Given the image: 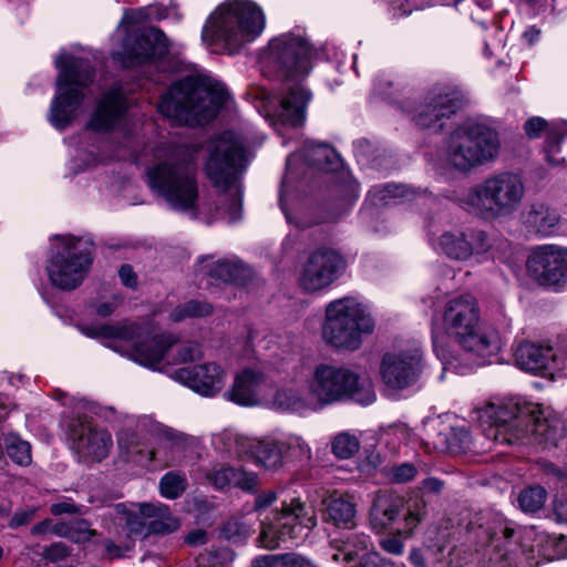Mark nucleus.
Listing matches in <instances>:
<instances>
[{
  "instance_id": "f257e3e1",
  "label": "nucleus",
  "mask_w": 567,
  "mask_h": 567,
  "mask_svg": "<svg viewBox=\"0 0 567 567\" xmlns=\"http://www.w3.org/2000/svg\"><path fill=\"white\" fill-rule=\"evenodd\" d=\"M442 329L463 352L456 355L433 334V348L444 369L464 374L473 365L491 363L502 350L499 332L481 321L480 308L474 297L466 295L450 299L443 309Z\"/></svg>"
},
{
  "instance_id": "f03ea898",
  "label": "nucleus",
  "mask_w": 567,
  "mask_h": 567,
  "mask_svg": "<svg viewBox=\"0 0 567 567\" xmlns=\"http://www.w3.org/2000/svg\"><path fill=\"white\" fill-rule=\"evenodd\" d=\"M315 55L316 51L300 30L279 34L261 53L262 72L286 81V92L271 115L274 124L297 127L305 123L311 93L300 81L310 73Z\"/></svg>"
},
{
  "instance_id": "7ed1b4c3",
  "label": "nucleus",
  "mask_w": 567,
  "mask_h": 567,
  "mask_svg": "<svg viewBox=\"0 0 567 567\" xmlns=\"http://www.w3.org/2000/svg\"><path fill=\"white\" fill-rule=\"evenodd\" d=\"M475 414L482 424H489L487 436L502 444L511 445L533 436L538 443L556 445L565 434L563 421L550 408L522 396L488 403Z\"/></svg>"
},
{
  "instance_id": "20e7f679",
  "label": "nucleus",
  "mask_w": 567,
  "mask_h": 567,
  "mask_svg": "<svg viewBox=\"0 0 567 567\" xmlns=\"http://www.w3.org/2000/svg\"><path fill=\"white\" fill-rule=\"evenodd\" d=\"M156 163L148 168L150 187L178 212L197 218V150L189 146L166 145L157 150Z\"/></svg>"
},
{
  "instance_id": "39448f33",
  "label": "nucleus",
  "mask_w": 567,
  "mask_h": 567,
  "mask_svg": "<svg viewBox=\"0 0 567 567\" xmlns=\"http://www.w3.org/2000/svg\"><path fill=\"white\" fill-rule=\"evenodd\" d=\"M205 173L218 190L217 217L235 223L243 215V190L238 174L246 167L243 140L233 132L214 137L207 146Z\"/></svg>"
},
{
  "instance_id": "423d86ee",
  "label": "nucleus",
  "mask_w": 567,
  "mask_h": 567,
  "mask_svg": "<svg viewBox=\"0 0 567 567\" xmlns=\"http://www.w3.org/2000/svg\"><path fill=\"white\" fill-rule=\"evenodd\" d=\"M227 97L224 84L196 73L169 86L161 97L158 112L176 124L202 125L216 116Z\"/></svg>"
},
{
  "instance_id": "0eeeda50",
  "label": "nucleus",
  "mask_w": 567,
  "mask_h": 567,
  "mask_svg": "<svg viewBox=\"0 0 567 567\" xmlns=\"http://www.w3.org/2000/svg\"><path fill=\"white\" fill-rule=\"evenodd\" d=\"M266 17L251 0H226L207 17L202 39L209 47L228 54L238 52L264 32Z\"/></svg>"
},
{
  "instance_id": "6e6552de",
  "label": "nucleus",
  "mask_w": 567,
  "mask_h": 567,
  "mask_svg": "<svg viewBox=\"0 0 567 567\" xmlns=\"http://www.w3.org/2000/svg\"><path fill=\"white\" fill-rule=\"evenodd\" d=\"M192 443V437L151 415L128 419L117 433L121 453L138 462L169 465Z\"/></svg>"
},
{
  "instance_id": "1a4fd4ad",
  "label": "nucleus",
  "mask_w": 567,
  "mask_h": 567,
  "mask_svg": "<svg viewBox=\"0 0 567 567\" xmlns=\"http://www.w3.org/2000/svg\"><path fill=\"white\" fill-rule=\"evenodd\" d=\"M502 150L499 134L486 121H467L456 125L444 138L437 163L470 173L494 163Z\"/></svg>"
},
{
  "instance_id": "9d476101",
  "label": "nucleus",
  "mask_w": 567,
  "mask_h": 567,
  "mask_svg": "<svg viewBox=\"0 0 567 567\" xmlns=\"http://www.w3.org/2000/svg\"><path fill=\"white\" fill-rule=\"evenodd\" d=\"M514 535V529L505 527L502 535L489 538L483 553L477 549L480 567H537V557L546 560L567 557L565 536L539 535L537 539H533L532 533H527L517 545L511 540Z\"/></svg>"
},
{
  "instance_id": "9b49d317",
  "label": "nucleus",
  "mask_w": 567,
  "mask_h": 567,
  "mask_svg": "<svg viewBox=\"0 0 567 567\" xmlns=\"http://www.w3.org/2000/svg\"><path fill=\"white\" fill-rule=\"evenodd\" d=\"M295 381H307L318 411L348 399L362 405H370L375 401L371 382L361 381L355 372L337 364L319 363L310 368L299 363Z\"/></svg>"
},
{
  "instance_id": "f8f14e48",
  "label": "nucleus",
  "mask_w": 567,
  "mask_h": 567,
  "mask_svg": "<svg viewBox=\"0 0 567 567\" xmlns=\"http://www.w3.org/2000/svg\"><path fill=\"white\" fill-rule=\"evenodd\" d=\"M526 194L523 177L503 171L489 174L464 194L462 204L470 212L486 219H497L515 214Z\"/></svg>"
},
{
  "instance_id": "ddd939ff",
  "label": "nucleus",
  "mask_w": 567,
  "mask_h": 567,
  "mask_svg": "<svg viewBox=\"0 0 567 567\" xmlns=\"http://www.w3.org/2000/svg\"><path fill=\"white\" fill-rule=\"evenodd\" d=\"M374 326L369 307L359 298L347 296L326 306L321 337L334 349L355 351L362 346L363 337L373 332Z\"/></svg>"
},
{
  "instance_id": "4468645a",
  "label": "nucleus",
  "mask_w": 567,
  "mask_h": 567,
  "mask_svg": "<svg viewBox=\"0 0 567 567\" xmlns=\"http://www.w3.org/2000/svg\"><path fill=\"white\" fill-rule=\"evenodd\" d=\"M59 70L56 93L51 102L49 122L56 130L66 128L79 115L84 101L83 89L93 80L89 60L62 51L55 60Z\"/></svg>"
},
{
  "instance_id": "2eb2a0df",
  "label": "nucleus",
  "mask_w": 567,
  "mask_h": 567,
  "mask_svg": "<svg viewBox=\"0 0 567 567\" xmlns=\"http://www.w3.org/2000/svg\"><path fill=\"white\" fill-rule=\"evenodd\" d=\"M90 338H102L130 348L131 358L138 364L156 370L167 350L176 343L173 334H158L148 327L136 324L81 326Z\"/></svg>"
},
{
  "instance_id": "dca6fc26",
  "label": "nucleus",
  "mask_w": 567,
  "mask_h": 567,
  "mask_svg": "<svg viewBox=\"0 0 567 567\" xmlns=\"http://www.w3.org/2000/svg\"><path fill=\"white\" fill-rule=\"evenodd\" d=\"M90 239L71 235L56 236L45 270L52 286L70 291L82 285L93 262Z\"/></svg>"
},
{
  "instance_id": "f3484780",
  "label": "nucleus",
  "mask_w": 567,
  "mask_h": 567,
  "mask_svg": "<svg viewBox=\"0 0 567 567\" xmlns=\"http://www.w3.org/2000/svg\"><path fill=\"white\" fill-rule=\"evenodd\" d=\"M260 543L266 548H276L282 540H302L317 525V517L299 499L282 502L280 511L260 518Z\"/></svg>"
},
{
  "instance_id": "a211bd4d",
  "label": "nucleus",
  "mask_w": 567,
  "mask_h": 567,
  "mask_svg": "<svg viewBox=\"0 0 567 567\" xmlns=\"http://www.w3.org/2000/svg\"><path fill=\"white\" fill-rule=\"evenodd\" d=\"M135 16L136 13L131 12L124 14L118 27L126 34L123 50L113 53V56L122 61L125 66L152 63L165 56L169 51V41L159 29L127 27L135 20Z\"/></svg>"
},
{
  "instance_id": "6ab92c4d",
  "label": "nucleus",
  "mask_w": 567,
  "mask_h": 567,
  "mask_svg": "<svg viewBox=\"0 0 567 567\" xmlns=\"http://www.w3.org/2000/svg\"><path fill=\"white\" fill-rule=\"evenodd\" d=\"M218 441L228 454L249 461L265 471L278 472L285 466L284 450L277 435L254 437L227 431L219 435Z\"/></svg>"
},
{
  "instance_id": "aec40b11",
  "label": "nucleus",
  "mask_w": 567,
  "mask_h": 567,
  "mask_svg": "<svg viewBox=\"0 0 567 567\" xmlns=\"http://www.w3.org/2000/svg\"><path fill=\"white\" fill-rule=\"evenodd\" d=\"M423 368V350L413 341L383 354L380 377L388 389L404 390L417 382Z\"/></svg>"
},
{
  "instance_id": "412c9836",
  "label": "nucleus",
  "mask_w": 567,
  "mask_h": 567,
  "mask_svg": "<svg viewBox=\"0 0 567 567\" xmlns=\"http://www.w3.org/2000/svg\"><path fill=\"white\" fill-rule=\"evenodd\" d=\"M434 248L451 259L482 264L492 257L493 240L482 229H452L436 238Z\"/></svg>"
},
{
  "instance_id": "4be33fe9",
  "label": "nucleus",
  "mask_w": 567,
  "mask_h": 567,
  "mask_svg": "<svg viewBox=\"0 0 567 567\" xmlns=\"http://www.w3.org/2000/svg\"><path fill=\"white\" fill-rule=\"evenodd\" d=\"M461 107L458 92L449 85L433 86L413 115L416 125L426 128H441L443 118H450Z\"/></svg>"
},
{
  "instance_id": "5701e85b",
  "label": "nucleus",
  "mask_w": 567,
  "mask_h": 567,
  "mask_svg": "<svg viewBox=\"0 0 567 567\" xmlns=\"http://www.w3.org/2000/svg\"><path fill=\"white\" fill-rule=\"evenodd\" d=\"M343 268L344 260L334 250H316L303 265L300 285L307 291H319L330 286L340 276Z\"/></svg>"
},
{
  "instance_id": "b1692460",
  "label": "nucleus",
  "mask_w": 567,
  "mask_h": 567,
  "mask_svg": "<svg viewBox=\"0 0 567 567\" xmlns=\"http://www.w3.org/2000/svg\"><path fill=\"white\" fill-rule=\"evenodd\" d=\"M527 269L542 285L559 284L567 276V250L553 245L539 246L528 257Z\"/></svg>"
},
{
  "instance_id": "393cba45",
  "label": "nucleus",
  "mask_w": 567,
  "mask_h": 567,
  "mask_svg": "<svg viewBox=\"0 0 567 567\" xmlns=\"http://www.w3.org/2000/svg\"><path fill=\"white\" fill-rule=\"evenodd\" d=\"M130 103L125 92L114 86L99 100L87 127L95 132H109L120 127L126 120Z\"/></svg>"
},
{
  "instance_id": "a878e982",
  "label": "nucleus",
  "mask_w": 567,
  "mask_h": 567,
  "mask_svg": "<svg viewBox=\"0 0 567 567\" xmlns=\"http://www.w3.org/2000/svg\"><path fill=\"white\" fill-rule=\"evenodd\" d=\"M69 435L76 452L93 461L100 462L107 456L112 446L111 434L95 429L87 420H75L69 425Z\"/></svg>"
},
{
  "instance_id": "bb28decb",
  "label": "nucleus",
  "mask_w": 567,
  "mask_h": 567,
  "mask_svg": "<svg viewBox=\"0 0 567 567\" xmlns=\"http://www.w3.org/2000/svg\"><path fill=\"white\" fill-rule=\"evenodd\" d=\"M174 379L203 396H214L226 383L225 370L215 362L179 368Z\"/></svg>"
},
{
  "instance_id": "cd10ccee",
  "label": "nucleus",
  "mask_w": 567,
  "mask_h": 567,
  "mask_svg": "<svg viewBox=\"0 0 567 567\" xmlns=\"http://www.w3.org/2000/svg\"><path fill=\"white\" fill-rule=\"evenodd\" d=\"M269 388V380L259 369H244L236 374L233 385L224 396L236 404L252 406L259 404Z\"/></svg>"
},
{
  "instance_id": "c85d7f7f",
  "label": "nucleus",
  "mask_w": 567,
  "mask_h": 567,
  "mask_svg": "<svg viewBox=\"0 0 567 567\" xmlns=\"http://www.w3.org/2000/svg\"><path fill=\"white\" fill-rule=\"evenodd\" d=\"M520 226L524 231L536 238H547L555 234L561 223L563 217L557 208L546 202H534L520 213Z\"/></svg>"
},
{
  "instance_id": "c756f323",
  "label": "nucleus",
  "mask_w": 567,
  "mask_h": 567,
  "mask_svg": "<svg viewBox=\"0 0 567 567\" xmlns=\"http://www.w3.org/2000/svg\"><path fill=\"white\" fill-rule=\"evenodd\" d=\"M296 364L291 372V382L278 389L272 399V408L280 412L306 414L317 412V405L307 385V381H295Z\"/></svg>"
},
{
  "instance_id": "7c9ffc66",
  "label": "nucleus",
  "mask_w": 567,
  "mask_h": 567,
  "mask_svg": "<svg viewBox=\"0 0 567 567\" xmlns=\"http://www.w3.org/2000/svg\"><path fill=\"white\" fill-rule=\"evenodd\" d=\"M516 364L528 372L548 371L554 373L566 369V364L559 363V359L548 344H536L533 342H522L514 352Z\"/></svg>"
},
{
  "instance_id": "2f4dec72",
  "label": "nucleus",
  "mask_w": 567,
  "mask_h": 567,
  "mask_svg": "<svg viewBox=\"0 0 567 567\" xmlns=\"http://www.w3.org/2000/svg\"><path fill=\"white\" fill-rule=\"evenodd\" d=\"M525 133L530 138H538L542 132H546V157L549 164L558 166L564 163V157L559 156L560 142L567 134V128L563 122L547 123L544 118L535 116L526 121Z\"/></svg>"
},
{
  "instance_id": "473e14b6",
  "label": "nucleus",
  "mask_w": 567,
  "mask_h": 567,
  "mask_svg": "<svg viewBox=\"0 0 567 567\" xmlns=\"http://www.w3.org/2000/svg\"><path fill=\"white\" fill-rule=\"evenodd\" d=\"M300 161L323 171H334L341 163L340 156L329 144L312 141H307L298 153L288 156V168Z\"/></svg>"
},
{
  "instance_id": "72a5a7b5",
  "label": "nucleus",
  "mask_w": 567,
  "mask_h": 567,
  "mask_svg": "<svg viewBox=\"0 0 567 567\" xmlns=\"http://www.w3.org/2000/svg\"><path fill=\"white\" fill-rule=\"evenodd\" d=\"M426 514L425 502L422 498H415L408 502L406 514L404 516V528L398 535H390L380 540V546L383 550L392 555H401L403 553L404 544L401 538L404 535L408 538L417 524L424 518Z\"/></svg>"
},
{
  "instance_id": "f704fd0d",
  "label": "nucleus",
  "mask_w": 567,
  "mask_h": 567,
  "mask_svg": "<svg viewBox=\"0 0 567 567\" xmlns=\"http://www.w3.org/2000/svg\"><path fill=\"white\" fill-rule=\"evenodd\" d=\"M403 506L402 499L390 493H379L370 511V524L378 533L388 528L398 517Z\"/></svg>"
},
{
  "instance_id": "c9c22d12",
  "label": "nucleus",
  "mask_w": 567,
  "mask_h": 567,
  "mask_svg": "<svg viewBox=\"0 0 567 567\" xmlns=\"http://www.w3.org/2000/svg\"><path fill=\"white\" fill-rule=\"evenodd\" d=\"M138 512L145 518H152L148 524L151 534L166 535L176 532L181 527V522L175 517L167 505L159 502L140 503Z\"/></svg>"
},
{
  "instance_id": "e433bc0d",
  "label": "nucleus",
  "mask_w": 567,
  "mask_h": 567,
  "mask_svg": "<svg viewBox=\"0 0 567 567\" xmlns=\"http://www.w3.org/2000/svg\"><path fill=\"white\" fill-rule=\"evenodd\" d=\"M425 196V190L420 192L405 185L384 184L372 187L369 192L368 200L374 206H386L412 202Z\"/></svg>"
},
{
  "instance_id": "4c0bfd02",
  "label": "nucleus",
  "mask_w": 567,
  "mask_h": 567,
  "mask_svg": "<svg viewBox=\"0 0 567 567\" xmlns=\"http://www.w3.org/2000/svg\"><path fill=\"white\" fill-rule=\"evenodd\" d=\"M427 443L439 452H460L470 446L471 435L465 426L442 425Z\"/></svg>"
},
{
  "instance_id": "58836bf2",
  "label": "nucleus",
  "mask_w": 567,
  "mask_h": 567,
  "mask_svg": "<svg viewBox=\"0 0 567 567\" xmlns=\"http://www.w3.org/2000/svg\"><path fill=\"white\" fill-rule=\"evenodd\" d=\"M326 512L336 524H348L355 516V504L347 495L333 492L323 499Z\"/></svg>"
},
{
  "instance_id": "ea45409f",
  "label": "nucleus",
  "mask_w": 567,
  "mask_h": 567,
  "mask_svg": "<svg viewBox=\"0 0 567 567\" xmlns=\"http://www.w3.org/2000/svg\"><path fill=\"white\" fill-rule=\"evenodd\" d=\"M371 539L364 533L351 532L341 540L338 554H334L332 558L339 560L342 559L347 563L353 561L357 558H361L369 549Z\"/></svg>"
},
{
  "instance_id": "a19ab883",
  "label": "nucleus",
  "mask_w": 567,
  "mask_h": 567,
  "mask_svg": "<svg viewBox=\"0 0 567 567\" xmlns=\"http://www.w3.org/2000/svg\"><path fill=\"white\" fill-rule=\"evenodd\" d=\"M280 446L284 450V461L286 458L310 460L311 447L302 436L296 433H284L278 435Z\"/></svg>"
},
{
  "instance_id": "79ce46f5",
  "label": "nucleus",
  "mask_w": 567,
  "mask_h": 567,
  "mask_svg": "<svg viewBox=\"0 0 567 567\" xmlns=\"http://www.w3.org/2000/svg\"><path fill=\"white\" fill-rule=\"evenodd\" d=\"M360 450V439L355 433L343 431L331 440V452L340 460L354 456Z\"/></svg>"
},
{
  "instance_id": "37998d69",
  "label": "nucleus",
  "mask_w": 567,
  "mask_h": 567,
  "mask_svg": "<svg viewBox=\"0 0 567 567\" xmlns=\"http://www.w3.org/2000/svg\"><path fill=\"white\" fill-rule=\"evenodd\" d=\"M8 456L18 465L28 466L32 462L31 445L16 434H9L4 440Z\"/></svg>"
},
{
  "instance_id": "c03bdc74",
  "label": "nucleus",
  "mask_w": 567,
  "mask_h": 567,
  "mask_svg": "<svg viewBox=\"0 0 567 567\" xmlns=\"http://www.w3.org/2000/svg\"><path fill=\"white\" fill-rule=\"evenodd\" d=\"M245 272L244 265L237 260H219L209 270L210 277L224 282L238 281L244 278Z\"/></svg>"
},
{
  "instance_id": "a18cd8bd",
  "label": "nucleus",
  "mask_w": 567,
  "mask_h": 567,
  "mask_svg": "<svg viewBox=\"0 0 567 567\" xmlns=\"http://www.w3.org/2000/svg\"><path fill=\"white\" fill-rule=\"evenodd\" d=\"M186 486V476L179 472H168L159 481L161 495L167 499L179 497L185 492Z\"/></svg>"
},
{
  "instance_id": "49530a36",
  "label": "nucleus",
  "mask_w": 567,
  "mask_h": 567,
  "mask_svg": "<svg viewBox=\"0 0 567 567\" xmlns=\"http://www.w3.org/2000/svg\"><path fill=\"white\" fill-rule=\"evenodd\" d=\"M547 498V493L542 486H530L522 491L518 495L519 507L526 513L539 511Z\"/></svg>"
},
{
  "instance_id": "de8ad7c7",
  "label": "nucleus",
  "mask_w": 567,
  "mask_h": 567,
  "mask_svg": "<svg viewBox=\"0 0 567 567\" xmlns=\"http://www.w3.org/2000/svg\"><path fill=\"white\" fill-rule=\"evenodd\" d=\"M212 312L210 305L196 300H190L177 306L171 313V319L175 322L183 321L187 318H195L209 315Z\"/></svg>"
},
{
  "instance_id": "09e8293b",
  "label": "nucleus",
  "mask_w": 567,
  "mask_h": 567,
  "mask_svg": "<svg viewBox=\"0 0 567 567\" xmlns=\"http://www.w3.org/2000/svg\"><path fill=\"white\" fill-rule=\"evenodd\" d=\"M234 553L227 548L221 547L216 550L205 551L197 557V567H225L228 563L233 561Z\"/></svg>"
},
{
  "instance_id": "8fccbe9b",
  "label": "nucleus",
  "mask_w": 567,
  "mask_h": 567,
  "mask_svg": "<svg viewBox=\"0 0 567 567\" xmlns=\"http://www.w3.org/2000/svg\"><path fill=\"white\" fill-rule=\"evenodd\" d=\"M237 468L231 466L215 467L207 473V480L216 487L224 488L234 485Z\"/></svg>"
},
{
  "instance_id": "3c124183",
  "label": "nucleus",
  "mask_w": 567,
  "mask_h": 567,
  "mask_svg": "<svg viewBox=\"0 0 567 567\" xmlns=\"http://www.w3.org/2000/svg\"><path fill=\"white\" fill-rule=\"evenodd\" d=\"M96 532L90 528L84 519L71 520L69 539L73 543H86L95 536Z\"/></svg>"
},
{
  "instance_id": "603ef678",
  "label": "nucleus",
  "mask_w": 567,
  "mask_h": 567,
  "mask_svg": "<svg viewBox=\"0 0 567 567\" xmlns=\"http://www.w3.org/2000/svg\"><path fill=\"white\" fill-rule=\"evenodd\" d=\"M37 513L38 507L33 505L18 508L8 522L9 528L17 529L21 526L30 524L35 518Z\"/></svg>"
},
{
  "instance_id": "864d4df0",
  "label": "nucleus",
  "mask_w": 567,
  "mask_h": 567,
  "mask_svg": "<svg viewBox=\"0 0 567 567\" xmlns=\"http://www.w3.org/2000/svg\"><path fill=\"white\" fill-rule=\"evenodd\" d=\"M202 357V347L197 342L186 341L177 346V360L179 362L195 361Z\"/></svg>"
},
{
  "instance_id": "5fc2aeb1",
  "label": "nucleus",
  "mask_w": 567,
  "mask_h": 567,
  "mask_svg": "<svg viewBox=\"0 0 567 567\" xmlns=\"http://www.w3.org/2000/svg\"><path fill=\"white\" fill-rule=\"evenodd\" d=\"M417 468L412 463H402L391 468L390 476L395 483H406L415 477Z\"/></svg>"
},
{
  "instance_id": "6e6d98bb",
  "label": "nucleus",
  "mask_w": 567,
  "mask_h": 567,
  "mask_svg": "<svg viewBox=\"0 0 567 567\" xmlns=\"http://www.w3.org/2000/svg\"><path fill=\"white\" fill-rule=\"evenodd\" d=\"M234 485L246 492H252L259 485V477L256 473L237 468Z\"/></svg>"
},
{
  "instance_id": "4d7b16f0",
  "label": "nucleus",
  "mask_w": 567,
  "mask_h": 567,
  "mask_svg": "<svg viewBox=\"0 0 567 567\" xmlns=\"http://www.w3.org/2000/svg\"><path fill=\"white\" fill-rule=\"evenodd\" d=\"M277 499V494L274 491H267L259 494L256 497L254 509L258 513V516L261 517L264 512L270 507Z\"/></svg>"
},
{
  "instance_id": "13d9d810",
  "label": "nucleus",
  "mask_w": 567,
  "mask_h": 567,
  "mask_svg": "<svg viewBox=\"0 0 567 567\" xmlns=\"http://www.w3.org/2000/svg\"><path fill=\"white\" fill-rule=\"evenodd\" d=\"M362 567H393V565L383 558L379 553L368 551L361 557Z\"/></svg>"
},
{
  "instance_id": "bf43d9fd",
  "label": "nucleus",
  "mask_w": 567,
  "mask_h": 567,
  "mask_svg": "<svg viewBox=\"0 0 567 567\" xmlns=\"http://www.w3.org/2000/svg\"><path fill=\"white\" fill-rule=\"evenodd\" d=\"M50 512L52 515L59 516L63 514H79L80 507L74 503L63 501L59 503H54L50 507Z\"/></svg>"
},
{
  "instance_id": "052dcab7",
  "label": "nucleus",
  "mask_w": 567,
  "mask_h": 567,
  "mask_svg": "<svg viewBox=\"0 0 567 567\" xmlns=\"http://www.w3.org/2000/svg\"><path fill=\"white\" fill-rule=\"evenodd\" d=\"M280 567H306V559L297 554L278 555Z\"/></svg>"
},
{
  "instance_id": "680f3d73",
  "label": "nucleus",
  "mask_w": 567,
  "mask_h": 567,
  "mask_svg": "<svg viewBox=\"0 0 567 567\" xmlns=\"http://www.w3.org/2000/svg\"><path fill=\"white\" fill-rule=\"evenodd\" d=\"M118 276L124 286L130 288H134L136 286V275L130 265H123L118 270Z\"/></svg>"
},
{
  "instance_id": "e2e57ef3",
  "label": "nucleus",
  "mask_w": 567,
  "mask_h": 567,
  "mask_svg": "<svg viewBox=\"0 0 567 567\" xmlns=\"http://www.w3.org/2000/svg\"><path fill=\"white\" fill-rule=\"evenodd\" d=\"M554 512L559 522L567 523V496L563 495L556 499Z\"/></svg>"
},
{
  "instance_id": "0e129e2a",
  "label": "nucleus",
  "mask_w": 567,
  "mask_h": 567,
  "mask_svg": "<svg viewBox=\"0 0 567 567\" xmlns=\"http://www.w3.org/2000/svg\"><path fill=\"white\" fill-rule=\"evenodd\" d=\"M68 555V547L63 543H55L45 550V556L50 559L63 558Z\"/></svg>"
},
{
  "instance_id": "69168bd1",
  "label": "nucleus",
  "mask_w": 567,
  "mask_h": 567,
  "mask_svg": "<svg viewBox=\"0 0 567 567\" xmlns=\"http://www.w3.org/2000/svg\"><path fill=\"white\" fill-rule=\"evenodd\" d=\"M422 488L424 492L437 494L443 489V482L437 478L430 477L423 481Z\"/></svg>"
},
{
  "instance_id": "338daca9",
  "label": "nucleus",
  "mask_w": 567,
  "mask_h": 567,
  "mask_svg": "<svg viewBox=\"0 0 567 567\" xmlns=\"http://www.w3.org/2000/svg\"><path fill=\"white\" fill-rule=\"evenodd\" d=\"M52 519H44L38 524H35L32 528H31V534L32 535H45V534H52Z\"/></svg>"
},
{
  "instance_id": "774afa93",
  "label": "nucleus",
  "mask_w": 567,
  "mask_h": 567,
  "mask_svg": "<svg viewBox=\"0 0 567 567\" xmlns=\"http://www.w3.org/2000/svg\"><path fill=\"white\" fill-rule=\"evenodd\" d=\"M278 555H267L261 558H257L254 561L252 567H280Z\"/></svg>"
}]
</instances>
